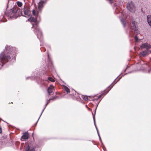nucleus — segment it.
Returning a JSON list of instances; mask_svg holds the SVG:
<instances>
[{
  "instance_id": "nucleus-23",
  "label": "nucleus",
  "mask_w": 151,
  "mask_h": 151,
  "mask_svg": "<svg viewBox=\"0 0 151 151\" xmlns=\"http://www.w3.org/2000/svg\"><path fill=\"white\" fill-rule=\"evenodd\" d=\"M82 98L84 100L86 101L88 99V97L87 96H82Z\"/></svg>"
},
{
  "instance_id": "nucleus-12",
  "label": "nucleus",
  "mask_w": 151,
  "mask_h": 151,
  "mask_svg": "<svg viewBox=\"0 0 151 151\" xmlns=\"http://www.w3.org/2000/svg\"><path fill=\"white\" fill-rule=\"evenodd\" d=\"M121 22L123 24L124 27H125L127 25L128 26V27L129 26V23L127 21H126L123 19H121Z\"/></svg>"
},
{
  "instance_id": "nucleus-19",
  "label": "nucleus",
  "mask_w": 151,
  "mask_h": 151,
  "mask_svg": "<svg viewBox=\"0 0 151 151\" xmlns=\"http://www.w3.org/2000/svg\"><path fill=\"white\" fill-rule=\"evenodd\" d=\"M136 22L135 21H133L132 22V29L134 30H135L136 29V27L135 26Z\"/></svg>"
},
{
  "instance_id": "nucleus-28",
  "label": "nucleus",
  "mask_w": 151,
  "mask_h": 151,
  "mask_svg": "<svg viewBox=\"0 0 151 151\" xmlns=\"http://www.w3.org/2000/svg\"><path fill=\"white\" fill-rule=\"evenodd\" d=\"M109 1V2L110 3H112L113 2V0H108Z\"/></svg>"
},
{
  "instance_id": "nucleus-35",
  "label": "nucleus",
  "mask_w": 151,
  "mask_h": 151,
  "mask_svg": "<svg viewBox=\"0 0 151 151\" xmlns=\"http://www.w3.org/2000/svg\"><path fill=\"white\" fill-rule=\"evenodd\" d=\"M120 78L119 80H118V81H119V79H120Z\"/></svg>"
},
{
  "instance_id": "nucleus-30",
  "label": "nucleus",
  "mask_w": 151,
  "mask_h": 151,
  "mask_svg": "<svg viewBox=\"0 0 151 151\" xmlns=\"http://www.w3.org/2000/svg\"><path fill=\"white\" fill-rule=\"evenodd\" d=\"M150 71H151V69H150L148 70V73H150Z\"/></svg>"
},
{
  "instance_id": "nucleus-33",
  "label": "nucleus",
  "mask_w": 151,
  "mask_h": 151,
  "mask_svg": "<svg viewBox=\"0 0 151 151\" xmlns=\"http://www.w3.org/2000/svg\"><path fill=\"white\" fill-rule=\"evenodd\" d=\"M98 104H99V103H98ZM98 106V104H97V106H96V107H97Z\"/></svg>"
},
{
  "instance_id": "nucleus-8",
  "label": "nucleus",
  "mask_w": 151,
  "mask_h": 151,
  "mask_svg": "<svg viewBox=\"0 0 151 151\" xmlns=\"http://www.w3.org/2000/svg\"><path fill=\"white\" fill-rule=\"evenodd\" d=\"M46 1L41 0L38 3V8L39 11H41L45 4Z\"/></svg>"
},
{
  "instance_id": "nucleus-11",
  "label": "nucleus",
  "mask_w": 151,
  "mask_h": 151,
  "mask_svg": "<svg viewBox=\"0 0 151 151\" xmlns=\"http://www.w3.org/2000/svg\"><path fill=\"white\" fill-rule=\"evenodd\" d=\"M54 91V87L52 85H50L47 89V92L49 95H51Z\"/></svg>"
},
{
  "instance_id": "nucleus-20",
  "label": "nucleus",
  "mask_w": 151,
  "mask_h": 151,
  "mask_svg": "<svg viewBox=\"0 0 151 151\" xmlns=\"http://www.w3.org/2000/svg\"><path fill=\"white\" fill-rule=\"evenodd\" d=\"M17 4L19 7H21L22 5V4L21 2L19 1L17 2Z\"/></svg>"
},
{
  "instance_id": "nucleus-29",
  "label": "nucleus",
  "mask_w": 151,
  "mask_h": 151,
  "mask_svg": "<svg viewBox=\"0 0 151 151\" xmlns=\"http://www.w3.org/2000/svg\"><path fill=\"white\" fill-rule=\"evenodd\" d=\"M96 129V130H97V133L98 134H99V130H98V128H97Z\"/></svg>"
},
{
  "instance_id": "nucleus-1",
  "label": "nucleus",
  "mask_w": 151,
  "mask_h": 151,
  "mask_svg": "<svg viewBox=\"0 0 151 151\" xmlns=\"http://www.w3.org/2000/svg\"><path fill=\"white\" fill-rule=\"evenodd\" d=\"M16 54L15 47L6 45L4 51L0 54V62L1 63V65L2 66L3 64L7 62L10 63L12 60H15Z\"/></svg>"
},
{
  "instance_id": "nucleus-21",
  "label": "nucleus",
  "mask_w": 151,
  "mask_h": 151,
  "mask_svg": "<svg viewBox=\"0 0 151 151\" xmlns=\"http://www.w3.org/2000/svg\"><path fill=\"white\" fill-rule=\"evenodd\" d=\"M140 64H141L142 65V68H141V69H143V68H145V67H144L143 66L145 65H146V64H145V63H144V62H143V61H142V62H141L140 63Z\"/></svg>"
},
{
  "instance_id": "nucleus-6",
  "label": "nucleus",
  "mask_w": 151,
  "mask_h": 151,
  "mask_svg": "<svg viewBox=\"0 0 151 151\" xmlns=\"http://www.w3.org/2000/svg\"><path fill=\"white\" fill-rule=\"evenodd\" d=\"M140 48L141 49H143L144 48L147 49V50L148 51V54L149 53H151V50H149L148 49L151 48V46L150 44L147 43H145L142 44L140 46Z\"/></svg>"
},
{
  "instance_id": "nucleus-14",
  "label": "nucleus",
  "mask_w": 151,
  "mask_h": 151,
  "mask_svg": "<svg viewBox=\"0 0 151 151\" xmlns=\"http://www.w3.org/2000/svg\"><path fill=\"white\" fill-rule=\"evenodd\" d=\"M114 85H112V86L107 91H105L101 95H100L99 96V97L95 99V100H98L102 96H104L106 95V94H107L108 92L110 90V89H111V88L113 87Z\"/></svg>"
},
{
  "instance_id": "nucleus-34",
  "label": "nucleus",
  "mask_w": 151,
  "mask_h": 151,
  "mask_svg": "<svg viewBox=\"0 0 151 151\" xmlns=\"http://www.w3.org/2000/svg\"><path fill=\"white\" fill-rule=\"evenodd\" d=\"M40 146V145L38 146H37V147H39Z\"/></svg>"
},
{
  "instance_id": "nucleus-10",
  "label": "nucleus",
  "mask_w": 151,
  "mask_h": 151,
  "mask_svg": "<svg viewBox=\"0 0 151 151\" xmlns=\"http://www.w3.org/2000/svg\"><path fill=\"white\" fill-rule=\"evenodd\" d=\"M29 137V134L28 132L24 133L21 137V139L22 140H24L27 139Z\"/></svg>"
},
{
  "instance_id": "nucleus-16",
  "label": "nucleus",
  "mask_w": 151,
  "mask_h": 151,
  "mask_svg": "<svg viewBox=\"0 0 151 151\" xmlns=\"http://www.w3.org/2000/svg\"><path fill=\"white\" fill-rule=\"evenodd\" d=\"M147 19L149 25L151 27V15H148L147 16Z\"/></svg>"
},
{
  "instance_id": "nucleus-5",
  "label": "nucleus",
  "mask_w": 151,
  "mask_h": 151,
  "mask_svg": "<svg viewBox=\"0 0 151 151\" xmlns=\"http://www.w3.org/2000/svg\"><path fill=\"white\" fill-rule=\"evenodd\" d=\"M127 9L131 12H134L135 10V7L132 1L128 2L127 4Z\"/></svg>"
},
{
  "instance_id": "nucleus-27",
  "label": "nucleus",
  "mask_w": 151,
  "mask_h": 151,
  "mask_svg": "<svg viewBox=\"0 0 151 151\" xmlns=\"http://www.w3.org/2000/svg\"><path fill=\"white\" fill-rule=\"evenodd\" d=\"M0 21H1L2 22H5L7 21V20L6 19L5 21H4V19H2L1 20L0 19Z\"/></svg>"
},
{
  "instance_id": "nucleus-13",
  "label": "nucleus",
  "mask_w": 151,
  "mask_h": 151,
  "mask_svg": "<svg viewBox=\"0 0 151 151\" xmlns=\"http://www.w3.org/2000/svg\"><path fill=\"white\" fill-rule=\"evenodd\" d=\"M148 51L147 49L145 51H142L139 54V56L140 57H145L148 55Z\"/></svg>"
},
{
  "instance_id": "nucleus-17",
  "label": "nucleus",
  "mask_w": 151,
  "mask_h": 151,
  "mask_svg": "<svg viewBox=\"0 0 151 151\" xmlns=\"http://www.w3.org/2000/svg\"><path fill=\"white\" fill-rule=\"evenodd\" d=\"M28 20L32 22H36L37 21V18L36 17H31L28 19Z\"/></svg>"
},
{
  "instance_id": "nucleus-25",
  "label": "nucleus",
  "mask_w": 151,
  "mask_h": 151,
  "mask_svg": "<svg viewBox=\"0 0 151 151\" xmlns=\"http://www.w3.org/2000/svg\"><path fill=\"white\" fill-rule=\"evenodd\" d=\"M32 14L34 16H36V12H35V10H33Z\"/></svg>"
},
{
  "instance_id": "nucleus-15",
  "label": "nucleus",
  "mask_w": 151,
  "mask_h": 151,
  "mask_svg": "<svg viewBox=\"0 0 151 151\" xmlns=\"http://www.w3.org/2000/svg\"><path fill=\"white\" fill-rule=\"evenodd\" d=\"M52 99H53L50 98L49 100H47V102L46 103V104H45L44 108V109L42 110V112L41 113V114H40V117H39L38 120H37V122H36V123L35 124V125H36V124H37L38 122V120H39V119H40V117L41 116V115H42V113L43 112L44 110H45V109L46 108V106L49 103V102H50V100H52Z\"/></svg>"
},
{
  "instance_id": "nucleus-4",
  "label": "nucleus",
  "mask_w": 151,
  "mask_h": 151,
  "mask_svg": "<svg viewBox=\"0 0 151 151\" xmlns=\"http://www.w3.org/2000/svg\"><path fill=\"white\" fill-rule=\"evenodd\" d=\"M49 81H50L52 82H54L55 81L54 79L52 77H49L47 79H41L40 82L38 81V83L41 85L45 86L47 85L49 83Z\"/></svg>"
},
{
  "instance_id": "nucleus-2",
  "label": "nucleus",
  "mask_w": 151,
  "mask_h": 151,
  "mask_svg": "<svg viewBox=\"0 0 151 151\" xmlns=\"http://www.w3.org/2000/svg\"><path fill=\"white\" fill-rule=\"evenodd\" d=\"M18 9L17 8H14L11 9L9 12H6L3 16V18L7 16L8 18H15L16 17V14L18 12Z\"/></svg>"
},
{
  "instance_id": "nucleus-9",
  "label": "nucleus",
  "mask_w": 151,
  "mask_h": 151,
  "mask_svg": "<svg viewBox=\"0 0 151 151\" xmlns=\"http://www.w3.org/2000/svg\"><path fill=\"white\" fill-rule=\"evenodd\" d=\"M47 56H48V67L49 68V69L50 68H52L53 67V66L52 65V60L50 58L49 55L48 53V52H47Z\"/></svg>"
},
{
  "instance_id": "nucleus-7",
  "label": "nucleus",
  "mask_w": 151,
  "mask_h": 151,
  "mask_svg": "<svg viewBox=\"0 0 151 151\" xmlns=\"http://www.w3.org/2000/svg\"><path fill=\"white\" fill-rule=\"evenodd\" d=\"M21 14L22 16L27 17L29 16L30 12L28 10L24 9L23 11H21Z\"/></svg>"
},
{
  "instance_id": "nucleus-18",
  "label": "nucleus",
  "mask_w": 151,
  "mask_h": 151,
  "mask_svg": "<svg viewBox=\"0 0 151 151\" xmlns=\"http://www.w3.org/2000/svg\"><path fill=\"white\" fill-rule=\"evenodd\" d=\"M63 89L67 93H68L70 92V89L67 86H64L63 87Z\"/></svg>"
},
{
  "instance_id": "nucleus-32",
  "label": "nucleus",
  "mask_w": 151,
  "mask_h": 151,
  "mask_svg": "<svg viewBox=\"0 0 151 151\" xmlns=\"http://www.w3.org/2000/svg\"><path fill=\"white\" fill-rule=\"evenodd\" d=\"M96 109H97V107H96V109L95 110V113H96Z\"/></svg>"
},
{
  "instance_id": "nucleus-22",
  "label": "nucleus",
  "mask_w": 151,
  "mask_h": 151,
  "mask_svg": "<svg viewBox=\"0 0 151 151\" xmlns=\"http://www.w3.org/2000/svg\"><path fill=\"white\" fill-rule=\"evenodd\" d=\"M93 122H94V124L95 125V127L96 128V129L97 128V127L96 125V122H95V118L94 116L93 115Z\"/></svg>"
},
{
  "instance_id": "nucleus-24",
  "label": "nucleus",
  "mask_w": 151,
  "mask_h": 151,
  "mask_svg": "<svg viewBox=\"0 0 151 151\" xmlns=\"http://www.w3.org/2000/svg\"><path fill=\"white\" fill-rule=\"evenodd\" d=\"M135 41V42H137L138 41V39L137 36L136 35L134 37Z\"/></svg>"
},
{
  "instance_id": "nucleus-3",
  "label": "nucleus",
  "mask_w": 151,
  "mask_h": 151,
  "mask_svg": "<svg viewBox=\"0 0 151 151\" xmlns=\"http://www.w3.org/2000/svg\"><path fill=\"white\" fill-rule=\"evenodd\" d=\"M32 27L34 28V32L37 35V38L40 40L42 39V32L37 24L35 23L33 24L32 28ZM40 41L41 42V40H40Z\"/></svg>"
},
{
  "instance_id": "nucleus-31",
  "label": "nucleus",
  "mask_w": 151,
  "mask_h": 151,
  "mask_svg": "<svg viewBox=\"0 0 151 151\" xmlns=\"http://www.w3.org/2000/svg\"><path fill=\"white\" fill-rule=\"evenodd\" d=\"M30 78V77H27L26 78V79H29V78Z\"/></svg>"
},
{
  "instance_id": "nucleus-26",
  "label": "nucleus",
  "mask_w": 151,
  "mask_h": 151,
  "mask_svg": "<svg viewBox=\"0 0 151 151\" xmlns=\"http://www.w3.org/2000/svg\"><path fill=\"white\" fill-rule=\"evenodd\" d=\"M98 135L99 136V140H100V141L101 142H102V141H101V137H100V135H99V134H98Z\"/></svg>"
}]
</instances>
